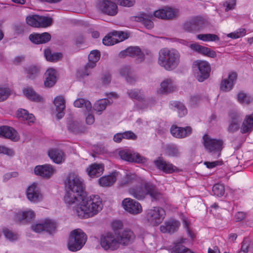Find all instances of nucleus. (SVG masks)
I'll use <instances>...</instances> for the list:
<instances>
[{
    "label": "nucleus",
    "mask_w": 253,
    "mask_h": 253,
    "mask_svg": "<svg viewBox=\"0 0 253 253\" xmlns=\"http://www.w3.org/2000/svg\"><path fill=\"white\" fill-rule=\"evenodd\" d=\"M236 4V0H228L226 1L223 5L226 6L225 11H228L234 8Z\"/></svg>",
    "instance_id": "69168bd1"
},
{
    "label": "nucleus",
    "mask_w": 253,
    "mask_h": 253,
    "mask_svg": "<svg viewBox=\"0 0 253 253\" xmlns=\"http://www.w3.org/2000/svg\"><path fill=\"white\" fill-rule=\"evenodd\" d=\"M190 47L193 50L209 57L214 58L216 56V52L209 47L201 45L196 43L191 44Z\"/></svg>",
    "instance_id": "bb28decb"
},
{
    "label": "nucleus",
    "mask_w": 253,
    "mask_h": 253,
    "mask_svg": "<svg viewBox=\"0 0 253 253\" xmlns=\"http://www.w3.org/2000/svg\"><path fill=\"white\" fill-rule=\"evenodd\" d=\"M68 127L69 130L75 134L83 133L85 130L84 126L75 121H70L68 123Z\"/></svg>",
    "instance_id": "e433bc0d"
},
{
    "label": "nucleus",
    "mask_w": 253,
    "mask_h": 253,
    "mask_svg": "<svg viewBox=\"0 0 253 253\" xmlns=\"http://www.w3.org/2000/svg\"><path fill=\"white\" fill-rule=\"evenodd\" d=\"M16 115L18 118L27 121L28 123H33L35 120V116L32 114H29L27 110L23 109H18Z\"/></svg>",
    "instance_id": "58836bf2"
},
{
    "label": "nucleus",
    "mask_w": 253,
    "mask_h": 253,
    "mask_svg": "<svg viewBox=\"0 0 253 253\" xmlns=\"http://www.w3.org/2000/svg\"><path fill=\"white\" fill-rule=\"evenodd\" d=\"M182 221L183 223V226L184 228L186 229L187 234L191 238V239H193L195 238V236L194 233L190 229V222L185 217H183L182 218Z\"/></svg>",
    "instance_id": "603ef678"
},
{
    "label": "nucleus",
    "mask_w": 253,
    "mask_h": 253,
    "mask_svg": "<svg viewBox=\"0 0 253 253\" xmlns=\"http://www.w3.org/2000/svg\"><path fill=\"white\" fill-rule=\"evenodd\" d=\"M127 51L129 56H137L138 58L141 59V61L144 59V55L139 47H129L127 48Z\"/></svg>",
    "instance_id": "a18cd8bd"
},
{
    "label": "nucleus",
    "mask_w": 253,
    "mask_h": 253,
    "mask_svg": "<svg viewBox=\"0 0 253 253\" xmlns=\"http://www.w3.org/2000/svg\"><path fill=\"white\" fill-rule=\"evenodd\" d=\"M117 172H112L110 175L101 177L99 179V184L103 187H109L112 185L116 181Z\"/></svg>",
    "instance_id": "72a5a7b5"
},
{
    "label": "nucleus",
    "mask_w": 253,
    "mask_h": 253,
    "mask_svg": "<svg viewBox=\"0 0 253 253\" xmlns=\"http://www.w3.org/2000/svg\"><path fill=\"white\" fill-rule=\"evenodd\" d=\"M132 70L129 66L122 67L120 71V74L124 77L127 82L132 84L135 81V79L132 76Z\"/></svg>",
    "instance_id": "c9c22d12"
},
{
    "label": "nucleus",
    "mask_w": 253,
    "mask_h": 253,
    "mask_svg": "<svg viewBox=\"0 0 253 253\" xmlns=\"http://www.w3.org/2000/svg\"><path fill=\"white\" fill-rule=\"evenodd\" d=\"M205 21L201 17H195L185 22L183 26L184 30L188 32L199 31L205 27Z\"/></svg>",
    "instance_id": "f8f14e48"
},
{
    "label": "nucleus",
    "mask_w": 253,
    "mask_h": 253,
    "mask_svg": "<svg viewBox=\"0 0 253 253\" xmlns=\"http://www.w3.org/2000/svg\"><path fill=\"white\" fill-rule=\"evenodd\" d=\"M180 225L179 221L170 219L166 221L163 225L160 226V231L163 233H168L172 234L177 231Z\"/></svg>",
    "instance_id": "aec40b11"
},
{
    "label": "nucleus",
    "mask_w": 253,
    "mask_h": 253,
    "mask_svg": "<svg viewBox=\"0 0 253 253\" xmlns=\"http://www.w3.org/2000/svg\"><path fill=\"white\" fill-rule=\"evenodd\" d=\"M203 139L206 149L213 158H218L220 156L221 151L223 147V140L212 139L207 134L203 136Z\"/></svg>",
    "instance_id": "20e7f679"
},
{
    "label": "nucleus",
    "mask_w": 253,
    "mask_h": 253,
    "mask_svg": "<svg viewBox=\"0 0 253 253\" xmlns=\"http://www.w3.org/2000/svg\"><path fill=\"white\" fill-rule=\"evenodd\" d=\"M54 171L55 169L50 165L37 166L34 169L35 174L45 178L50 177Z\"/></svg>",
    "instance_id": "5701e85b"
},
{
    "label": "nucleus",
    "mask_w": 253,
    "mask_h": 253,
    "mask_svg": "<svg viewBox=\"0 0 253 253\" xmlns=\"http://www.w3.org/2000/svg\"><path fill=\"white\" fill-rule=\"evenodd\" d=\"M96 7L101 13L111 16H115L118 12L117 3L111 0H98Z\"/></svg>",
    "instance_id": "39448f33"
},
{
    "label": "nucleus",
    "mask_w": 253,
    "mask_h": 253,
    "mask_svg": "<svg viewBox=\"0 0 253 253\" xmlns=\"http://www.w3.org/2000/svg\"><path fill=\"white\" fill-rule=\"evenodd\" d=\"M229 122L240 124L242 120L240 114L236 111H231L229 114Z\"/></svg>",
    "instance_id": "4d7b16f0"
},
{
    "label": "nucleus",
    "mask_w": 253,
    "mask_h": 253,
    "mask_svg": "<svg viewBox=\"0 0 253 253\" xmlns=\"http://www.w3.org/2000/svg\"><path fill=\"white\" fill-rule=\"evenodd\" d=\"M140 178L135 174H126L123 179L121 185L126 186L139 182Z\"/></svg>",
    "instance_id": "79ce46f5"
},
{
    "label": "nucleus",
    "mask_w": 253,
    "mask_h": 253,
    "mask_svg": "<svg viewBox=\"0 0 253 253\" xmlns=\"http://www.w3.org/2000/svg\"><path fill=\"white\" fill-rule=\"evenodd\" d=\"M246 30L245 29H239L236 32L231 33L228 35V37L232 39H238L245 35Z\"/></svg>",
    "instance_id": "052dcab7"
},
{
    "label": "nucleus",
    "mask_w": 253,
    "mask_h": 253,
    "mask_svg": "<svg viewBox=\"0 0 253 253\" xmlns=\"http://www.w3.org/2000/svg\"><path fill=\"white\" fill-rule=\"evenodd\" d=\"M122 206L124 209L132 214H137L142 211L141 204L130 198H126L122 202Z\"/></svg>",
    "instance_id": "ddd939ff"
},
{
    "label": "nucleus",
    "mask_w": 253,
    "mask_h": 253,
    "mask_svg": "<svg viewBox=\"0 0 253 253\" xmlns=\"http://www.w3.org/2000/svg\"><path fill=\"white\" fill-rule=\"evenodd\" d=\"M0 137L9 139L12 141H18L20 139L17 131L13 127L2 126H0Z\"/></svg>",
    "instance_id": "f3484780"
},
{
    "label": "nucleus",
    "mask_w": 253,
    "mask_h": 253,
    "mask_svg": "<svg viewBox=\"0 0 253 253\" xmlns=\"http://www.w3.org/2000/svg\"><path fill=\"white\" fill-rule=\"evenodd\" d=\"M26 194L28 200L33 203L39 202L42 198L39 188L35 184H33L28 187Z\"/></svg>",
    "instance_id": "412c9836"
},
{
    "label": "nucleus",
    "mask_w": 253,
    "mask_h": 253,
    "mask_svg": "<svg viewBox=\"0 0 253 253\" xmlns=\"http://www.w3.org/2000/svg\"><path fill=\"white\" fill-rule=\"evenodd\" d=\"M100 53L98 50H93L88 55V60L97 62L100 59Z\"/></svg>",
    "instance_id": "e2e57ef3"
},
{
    "label": "nucleus",
    "mask_w": 253,
    "mask_h": 253,
    "mask_svg": "<svg viewBox=\"0 0 253 253\" xmlns=\"http://www.w3.org/2000/svg\"><path fill=\"white\" fill-rule=\"evenodd\" d=\"M178 11L170 7H166L165 9H160L154 12V16L161 19H171L175 17Z\"/></svg>",
    "instance_id": "4be33fe9"
},
{
    "label": "nucleus",
    "mask_w": 253,
    "mask_h": 253,
    "mask_svg": "<svg viewBox=\"0 0 253 253\" xmlns=\"http://www.w3.org/2000/svg\"><path fill=\"white\" fill-rule=\"evenodd\" d=\"M192 131V129L189 126L182 127L172 125L170 129L171 134L177 138H183L188 136L191 134Z\"/></svg>",
    "instance_id": "6ab92c4d"
},
{
    "label": "nucleus",
    "mask_w": 253,
    "mask_h": 253,
    "mask_svg": "<svg viewBox=\"0 0 253 253\" xmlns=\"http://www.w3.org/2000/svg\"><path fill=\"white\" fill-rule=\"evenodd\" d=\"M56 223L52 220L46 219L42 223H36L31 226L32 230L37 233L46 231L52 234L56 229Z\"/></svg>",
    "instance_id": "9b49d317"
},
{
    "label": "nucleus",
    "mask_w": 253,
    "mask_h": 253,
    "mask_svg": "<svg viewBox=\"0 0 253 253\" xmlns=\"http://www.w3.org/2000/svg\"><path fill=\"white\" fill-rule=\"evenodd\" d=\"M123 227V224L120 220H115L112 223V228L116 234H117L118 230L122 229Z\"/></svg>",
    "instance_id": "338daca9"
},
{
    "label": "nucleus",
    "mask_w": 253,
    "mask_h": 253,
    "mask_svg": "<svg viewBox=\"0 0 253 253\" xmlns=\"http://www.w3.org/2000/svg\"><path fill=\"white\" fill-rule=\"evenodd\" d=\"M146 189L143 187L138 186L131 188L129 189V193L133 197L139 200H143L146 196Z\"/></svg>",
    "instance_id": "7c9ffc66"
},
{
    "label": "nucleus",
    "mask_w": 253,
    "mask_h": 253,
    "mask_svg": "<svg viewBox=\"0 0 253 253\" xmlns=\"http://www.w3.org/2000/svg\"><path fill=\"white\" fill-rule=\"evenodd\" d=\"M100 244L105 250L115 251L119 249L120 246L118 237L116 238L111 233H107L104 235L101 236Z\"/></svg>",
    "instance_id": "0eeeda50"
},
{
    "label": "nucleus",
    "mask_w": 253,
    "mask_h": 253,
    "mask_svg": "<svg viewBox=\"0 0 253 253\" xmlns=\"http://www.w3.org/2000/svg\"><path fill=\"white\" fill-rule=\"evenodd\" d=\"M87 240L86 234L80 229H75L71 232L68 247L70 251L76 252L81 250Z\"/></svg>",
    "instance_id": "7ed1b4c3"
},
{
    "label": "nucleus",
    "mask_w": 253,
    "mask_h": 253,
    "mask_svg": "<svg viewBox=\"0 0 253 253\" xmlns=\"http://www.w3.org/2000/svg\"><path fill=\"white\" fill-rule=\"evenodd\" d=\"M161 92L163 93H169L173 91L175 86L173 81L171 79H167L162 82L161 84Z\"/></svg>",
    "instance_id": "4c0bfd02"
},
{
    "label": "nucleus",
    "mask_w": 253,
    "mask_h": 253,
    "mask_svg": "<svg viewBox=\"0 0 253 253\" xmlns=\"http://www.w3.org/2000/svg\"><path fill=\"white\" fill-rule=\"evenodd\" d=\"M25 72L28 79L34 80L41 75V67L36 65H31L25 69Z\"/></svg>",
    "instance_id": "f704fd0d"
},
{
    "label": "nucleus",
    "mask_w": 253,
    "mask_h": 253,
    "mask_svg": "<svg viewBox=\"0 0 253 253\" xmlns=\"http://www.w3.org/2000/svg\"><path fill=\"white\" fill-rule=\"evenodd\" d=\"M237 73L235 72H231L229 73L228 78L222 79L220 84V89L223 92L230 91L237 79Z\"/></svg>",
    "instance_id": "2eb2a0df"
},
{
    "label": "nucleus",
    "mask_w": 253,
    "mask_h": 253,
    "mask_svg": "<svg viewBox=\"0 0 253 253\" xmlns=\"http://www.w3.org/2000/svg\"><path fill=\"white\" fill-rule=\"evenodd\" d=\"M35 216V212L29 210L17 213L15 215V220L17 222L25 224L30 222Z\"/></svg>",
    "instance_id": "a878e982"
},
{
    "label": "nucleus",
    "mask_w": 253,
    "mask_h": 253,
    "mask_svg": "<svg viewBox=\"0 0 253 253\" xmlns=\"http://www.w3.org/2000/svg\"><path fill=\"white\" fill-rule=\"evenodd\" d=\"M119 155L122 160L128 162L144 164L147 162V159L139 153L128 150H121L119 152Z\"/></svg>",
    "instance_id": "9d476101"
},
{
    "label": "nucleus",
    "mask_w": 253,
    "mask_h": 253,
    "mask_svg": "<svg viewBox=\"0 0 253 253\" xmlns=\"http://www.w3.org/2000/svg\"><path fill=\"white\" fill-rule=\"evenodd\" d=\"M128 38V34L123 31H114L106 36L102 40L103 43L107 46L114 45Z\"/></svg>",
    "instance_id": "1a4fd4ad"
},
{
    "label": "nucleus",
    "mask_w": 253,
    "mask_h": 253,
    "mask_svg": "<svg viewBox=\"0 0 253 253\" xmlns=\"http://www.w3.org/2000/svg\"><path fill=\"white\" fill-rule=\"evenodd\" d=\"M212 192L217 197H222L225 193V188L223 185L216 184L212 187Z\"/></svg>",
    "instance_id": "8fccbe9b"
},
{
    "label": "nucleus",
    "mask_w": 253,
    "mask_h": 253,
    "mask_svg": "<svg viewBox=\"0 0 253 253\" xmlns=\"http://www.w3.org/2000/svg\"><path fill=\"white\" fill-rule=\"evenodd\" d=\"M48 155L49 158L56 164L62 163L65 160L64 153L60 150H49Z\"/></svg>",
    "instance_id": "2f4dec72"
},
{
    "label": "nucleus",
    "mask_w": 253,
    "mask_h": 253,
    "mask_svg": "<svg viewBox=\"0 0 253 253\" xmlns=\"http://www.w3.org/2000/svg\"><path fill=\"white\" fill-rule=\"evenodd\" d=\"M194 66L195 68H197L195 77L199 82H203L209 77L211 69L208 62L204 61H197L195 62Z\"/></svg>",
    "instance_id": "6e6552de"
},
{
    "label": "nucleus",
    "mask_w": 253,
    "mask_h": 253,
    "mask_svg": "<svg viewBox=\"0 0 253 253\" xmlns=\"http://www.w3.org/2000/svg\"><path fill=\"white\" fill-rule=\"evenodd\" d=\"M186 239L181 238L174 243V246L171 249V253H194L188 248L182 245Z\"/></svg>",
    "instance_id": "c756f323"
},
{
    "label": "nucleus",
    "mask_w": 253,
    "mask_h": 253,
    "mask_svg": "<svg viewBox=\"0 0 253 253\" xmlns=\"http://www.w3.org/2000/svg\"><path fill=\"white\" fill-rule=\"evenodd\" d=\"M74 105L77 108H84L86 111H90L92 108V105L90 102L84 98H78L74 102Z\"/></svg>",
    "instance_id": "37998d69"
},
{
    "label": "nucleus",
    "mask_w": 253,
    "mask_h": 253,
    "mask_svg": "<svg viewBox=\"0 0 253 253\" xmlns=\"http://www.w3.org/2000/svg\"><path fill=\"white\" fill-rule=\"evenodd\" d=\"M179 60L180 54L174 49L164 48L159 51L158 63L167 71L175 69L179 63Z\"/></svg>",
    "instance_id": "f03ea898"
},
{
    "label": "nucleus",
    "mask_w": 253,
    "mask_h": 253,
    "mask_svg": "<svg viewBox=\"0 0 253 253\" xmlns=\"http://www.w3.org/2000/svg\"><path fill=\"white\" fill-rule=\"evenodd\" d=\"M120 245L128 246L134 242L135 239V235L133 231L128 229L124 230L122 232L118 234Z\"/></svg>",
    "instance_id": "dca6fc26"
},
{
    "label": "nucleus",
    "mask_w": 253,
    "mask_h": 253,
    "mask_svg": "<svg viewBox=\"0 0 253 253\" xmlns=\"http://www.w3.org/2000/svg\"><path fill=\"white\" fill-rule=\"evenodd\" d=\"M2 232L5 238L10 241H14L17 239V234L7 228L3 229Z\"/></svg>",
    "instance_id": "13d9d810"
},
{
    "label": "nucleus",
    "mask_w": 253,
    "mask_h": 253,
    "mask_svg": "<svg viewBox=\"0 0 253 253\" xmlns=\"http://www.w3.org/2000/svg\"><path fill=\"white\" fill-rule=\"evenodd\" d=\"M66 192L64 201L68 205L80 202L74 207V213L81 218H87L97 215L103 207L101 199L97 195L84 196V187L80 177L74 173L68 175L65 182Z\"/></svg>",
    "instance_id": "f257e3e1"
},
{
    "label": "nucleus",
    "mask_w": 253,
    "mask_h": 253,
    "mask_svg": "<svg viewBox=\"0 0 253 253\" xmlns=\"http://www.w3.org/2000/svg\"><path fill=\"white\" fill-rule=\"evenodd\" d=\"M120 6L130 7L135 4V0H113Z\"/></svg>",
    "instance_id": "bf43d9fd"
},
{
    "label": "nucleus",
    "mask_w": 253,
    "mask_h": 253,
    "mask_svg": "<svg viewBox=\"0 0 253 253\" xmlns=\"http://www.w3.org/2000/svg\"><path fill=\"white\" fill-rule=\"evenodd\" d=\"M166 153L170 157H178L180 155L178 148L174 145L168 146L166 149Z\"/></svg>",
    "instance_id": "09e8293b"
},
{
    "label": "nucleus",
    "mask_w": 253,
    "mask_h": 253,
    "mask_svg": "<svg viewBox=\"0 0 253 253\" xmlns=\"http://www.w3.org/2000/svg\"><path fill=\"white\" fill-rule=\"evenodd\" d=\"M52 22V19L50 17H45V16H38V24L39 27H47L50 26Z\"/></svg>",
    "instance_id": "49530a36"
},
{
    "label": "nucleus",
    "mask_w": 253,
    "mask_h": 253,
    "mask_svg": "<svg viewBox=\"0 0 253 253\" xmlns=\"http://www.w3.org/2000/svg\"><path fill=\"white\" fill-rule=\"evenodd\" d=\"M156 168L166 173H172L177 171L176 166L164 160L162 157H158L154 161Z\"/></svg>",
    "instance_id": "4468645a"
},
{
    "label": "nucleus",
    "mask_w": 253,
    "mask_h": 253,
    "mask_svg": "<svg viewBox=\"0 0 253 253\" xmlns=\"http://www.w3.org/2000/svg\"><path fill=\"white\" fill-rule=\"evenodd\" d=\"M44 85L46 87H51L56 82V71L53 69H48L44 74Z\"/></svg>",
    "instance_id": "c85d7f7f"
},
{
    "label": "nucleus",
    "mask_w": 253,
    "mask_h": 253,
    "mask_svg": "<svg viewBox=\"0 0 253 253\" xmlns=\"http://www.w3.org/2000/svg\"><path fill=\"white\" fill-rule=\"evenodd\" d=\"M173 104L177 109L179 117H182L187 114V109L182 103L179 102H175Z\"/></svg>",
    "instance_id": "5fc2aeb1"
},
{
    "label": "nucleus",
    "mask_w": 253,
    "mask_h": 253,
    "mask_svg": "<svg viewBox=\"0 0 253 253\" xmlns=\"http://www.w3.org/2000/svg\"><path fill=\"white\" fill-rule=\"evenodd\" d=\"M123 138L126 139L136 140L137 136L131 131H126L122 133Z\"/></svg>",
    "instance_id": "774afa93"
},
{
    "label": "nucleus",
    "mask_w": 253,
    "mask_h": 253,
    "mask_svg": "<svg viewBox=\"0 0 253 253\" xmlns=\"http://www.w3.org/2000/svg\"><path fill=\"white\" fill-rule=\"evenodd\" d=\"M54 104L56 106V110H64L65 108V101L62 96H58L54 100Z\"/></svg>",
    "instance_id": "de8ad7c7"
},
{
    "label": "nucleus",
    "mask_w": 253,
    "mask_h": 253,
    "mask_svg": "<svg viewBox=\"0 0 253 253\" xmlns=\"http://www.w3.org/2000/svg\"><path fill=\"white\" fill-rule=\"evenodd\" d=\"M110 103V101L107 99H100L95 103L93 108L95 111L100 114L106 109L107 106Z\"/></svg>",
    "instance_id": "a19ab883"
},
{
    "label": "nucleus",
    "mask_w": 253,
    "mask_h": 253,
    "mask_svg": "<svg viewBox=\"0 0 253 253\" xmlns=\"http://www.w3.org/2000/svg\"><path fill=\"white\" fill-rule=\"evenodd\" d=\"M153 18V16L151 14H147L143 13L138 16L131 17V20L141 22L147 29H151L154 26V24L152 21Z\"/></svg>",
    "instance_id": "393cba45"
},
{
    "label": "nucleus",
    "mask_w": 253,
    "mask_h": 253,
    "mask_svg": "<svg viewBox=\"0 0 253 253\" xmlns=\"http://www.w3.org/2000/svg\"><path fill=\"white\" fill-rule=\"evenodd\" d=\"M24 94L30 100L34 101H40L42 98L38 94L32 87L25 88L23 90Z\"/></svg>",
    "instance_id": "ea45409f"
},
{
    "label": "nucleus",
    "mask_w": 253,
    "mask_h": 253,
    "mask_svg": "<svg viewBox=\"0 0 253 253\" xmlns=\"http://www.w3.org/2000/svg\"><path fill=\"white\" fill-rule=\"evenodd\" d=\"M38 15H33L27 16L26 18V23L33 27H38Z\"/></svg>",
    "instance_id": "864d4df0"
},
{
    "label": "nucleus",
    "mask_w": 253,
    "mask_h": 253,
    "mask_svg": "<svg viewBox=\"0 0 253 253\" xmlns=\"http://www.w3.org/2000/svg\"><path fill=\"white\" fill-rule=\"evenodd\" d=\"M0 154L12 157L14 155L15 153L12 149L9 148L5 146L0 145Z\"/></svg>",
    "instance_id": "680f3d73"
},
{
    "label": "nucleus",
    "mask_w": 253,
    "mask_h": 253,
    "mask_svg": "<svg viewBox=\"0 0 253 253\" xmlns=\"http://www.w3.org/2000/svg\"><path fill=\"white\" fill-rule=\"evenodd\" d=\"M44 56L46 59L50 62H55L59 60L62 56L61 53H52L49 49H46L44 52Z\"/></svg>",
    "instance_id": "c03bdc74"
},
{
    "label": "nucleus",
    "mask_w": 253,
    "mask_h": 253,
    "mask_svg": "<svg viewBox=\"0 0 253 253\" xmlns=\"http://www.w3.org/2000/svg\"><path fill=\"white\" fill-rule=\"evenodd\" d=\"M51 38L50 34L47 32L42 34L34 33L29 36L30 41L37 44L47 43L51 40Z\"/></svg>",
    "instance_id": "b1692460"
},
{
    "label": "nucleus",
    "mask_w": 253,
    "mask_h": 253,
    "mask_svg": "<svg viewBox=\"0 0 253 253\" xmlns=\"http://www.w3.org/2000/svg\"><path fill=\"white\" fill-rule=\"evenodd\" d=\"M144 187L146 189V196L149 195L152 202L157 201L163 199L162 193L156 186L150 182L144 183Z\"/></svg>",
    "instance_id": "a211bd4d"
},
{
    "label": "nucleus",
    "mask_w": 253,
    "mask_h": 253,
    "mask_svg": "<svg viewBox=\"0 0 253 253\" xmlns=\"http://www.w3.org/2000/svg\"><path fill=\"white\" fill-rule=\"evenodd\" d=\"M237 98L240 103L246 104H249L253 99L251 96L242 92L238 93Z\"/></svg>",
    "instance_id": "3c124183"
},
{
    "label": "nucleus",
    "mask_w": 253,
    "mask_h": 253,
    "mask_svg": "<svg viewBox=\"0 0 253 253\" xmlns=\"http://www.w3.org/2000/svg\"><path fill=\"white\" fill-rule=\"evenodd\" d=\"M253 127V113L247 115L241 127V132L246 133L252 131Z\"/></svg>",
    "instance_id": "473e14b6"
},
{
    "label": "nucleus",
    "mask_w": 253,
    "mask_h": 253,
    "mask_svg": "<svg viewBox=\"0 0 253 253\" xmlns=\"http://www.w3.org/2000/svg\"><path fill=\"white\" fill-rule=\"evenodd\" d=\"M104 170V166L102 164H93L86 169L88 175L92 177H99Z\"/></svg>",
    "instance_id": "cd10ccee"
},
{
    "label": "nucleus",
    "mask_w": 253,
    "mask_h": 253,
    "mask_svg": "<svg viewBox=\"0 0 253 253\" xmlns=\"http://www.w3.org/2000/svg\"><path fill=\"white\" fill-rule=\"evenodd\" d=\"M241 251L247 253L249 251V248L251 244V241L248 238H245L242 242Z\"/></svg>",
    "instance_id": "0e129e2a"
},
{
    "label": "nucleus",
    "mask_w": 253,
    "mask_h": 253,
    "mask_svg": "<svg viewBox=\"0 0 253 253\" xmlns=\"http://www.w3.org/2000/svg\"><path fill=\"white\" fill-rule=\"evenodd\" d=\"M127 93L129 97L132 99L140 101L143 98V96L140 93V90L138 89L128 90Z\"/></svg>",
    "instance_id": "6e6d98bb"
},
{
    "label": "nucleus",
    "mask_w": 253,
    "mask_h": 253,
    "mask_svg": "<svg viewBox=\"0 0 253 253\" xmlns=\"http://www.w3.org/2000/svg\"><path fill=\"white\" fill-rule=\"evenodd\" d=\"M165 215L164 210L159 207H155L146 211V219L153 226H157L162 222Z\"/></svg>",
    "instance_id": "423d86ee"
}]
</instances>
